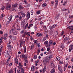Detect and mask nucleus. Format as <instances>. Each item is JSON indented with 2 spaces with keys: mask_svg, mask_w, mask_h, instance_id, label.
Returning <instances> with one entry per match:
<instances>
[{
  "mask_svg": "<svg viewBox=\"0 0 73 73\" xmlns=\"http://www.w3.org/2000/svg\"><path fill=\"white\" fill-rule=\"evenodd\" d=\"M9 35H11V33H12L13 35H16L17 34V32L14 29L10 30L9 33Z\"/></svg>",
  "mask_w": 73,
  "mask_h": 73,
  "instance_id": "nucleus-1",
  "label": "nucleus"
},
{
  "mask_svg": "<svg viewBox=\"0 0 73 73\" xmlns=\"http://www.w3.org/2000/svg\"><path fill=\"white\" fill-rule=\"evenodd\" d=\"M13 17V16L12 15H11L8 19V21L6 23V26L7 27L9 26V25L8 24L10 23V22H11V21Z\"/></svg>",
  "mask_w": 73,
  "mask_h": 73,
  "instance_id": "nucleus-2",
  "label": "nucleus"
},
{
  "mask_svg": "<svg viewBox=\"0 0 73 73\" xmlns=\"http://www.w3.org/2000/svg\"><path fill=\"white\" fill-rule=\"evenodd\" d=\"M22 5H23L22 3H21L19 4V7L18 8L19 9V10H23L24 8V7H23Z\"/></svg>",
  "mask_w": 73,
  "mask_h": 73,
  "instance_id": "nucleus-3",
  "label": "nucleus"
},
{
  "mask_svg": "<svg viewBox=\"0 0 73 73\" xmlns=\"http://www.w3.org/2000/svg\"><path fill=\"white\" fill-rule=\"evenodd\" d=\"M58 68V70L60 72H62V67L59 64H58L57 65Z\"/></svg>",
  "mask_w": 73,
  "mask_h": 73,
  "instance_id": "nucleus-4",
  "label": "nucleus"
},
{
  "mask_svg": "<svg viewBox=\"0 0 73 73\" xmlns=\"http://www.w3.org/2000/svg\"><path fill=\"white\" fill-rule=\"evenodd\" d=\"M20 57L21 58H24L25 59L26 58V57L27 58V56H25L24 54L23 53L20 55Z\"/></svg>",
  "mask_w": 73,
  "mask_h": 73,
  "instance_id": "nucleus-5",
  "label": "nucleus"
},
{
  "mask_svg": "<svg viewBox=\"0 0 73 73\" xmlns=\"http://www.w3.org/2000/svg\"><path fill=\"white\" fill-rule=\"evenodd\" d=\"M7 47L8 48V49H9V50H11V49H12V46H11V44L9 43H7Z\"/></svg>",
  "mask_w": 73,
  "mask_h": 73,
  "instance_id": "nucleus-6",
  "label": "nucleus"
},
{
  "mask_svg": "<svg viewBox=\"0 0 73 73\" xmlns=\"http://www.w3.org/2000/svg\"><path fill=\"white\" fill-rule=\"evenodd\" d=\"M20 13H21V15L23 17H25L26 14L24 13V11H22L20 12Z\"/></svg>",
  "mask_w": 73,
  "mask_h": 73,
  "instance_id": "nucleus-7",
  "label": "nucleus"
},
{
  "mask_svg": "<svg viewBox=\"0 0 73 73\" xmlns=\"http://www.w3.org/2000/svg\"><path fill=\"white\" fill-rule=\"evenodd\" d=\"M11 6L12 5H10L9 6H6V10H10Z\"/></svg>",
  "mask_w": 73,
  "mask_h": 73,
  "instance_id": "nucleus-8",
  "label": "nucleus"
},
{
  "mask_svg": "<svg viewBox=\"0 0 73 73\" xmlns=\"http://www.w3.org/2000/svg\"><path fill=\"white\" fill-rule=\"evenodd\" d=\"M70 38L69 37H66L64 38V40H63L64 42H66V41H68V40H70Z\"/></svg>",
  "mask_w": 73,
  "mask_h": 73,
  "instance_id": "nucleus-9",
  "label": "nucleus"
},
{
  "mask_svg": "<svg viewBox=\"0 0 73 73\" xmlns=\"http://www.w3.org/2000/svg\"><path fill=\"white\" fill-rule=\"evenodd\" d=\"M18 5H19V4L17 3H15L14 5H12V8H16L17 7Z\"/></svg>",
  "mask_w": 73,
  "mask_h": 73,
  "instance_id": "nucleus-10",
  "label": "nucleus"
},
{
  "mask_svg": "<svg viewBox=\"0 0 73 73\" xmlns=\"http://www.w3.org/2000/svg\"><path fill=\"white\" fill-rule=\"evenodd\" d=\"M5 57H8V56L9 55V52L8 51H7V52H5Z\"/></svg>",
  "mask_w": 73,
  "mask_h": 73,
  "instance_id": "nucleus-11",
  "label": "nucleus"
},
{
  "mask_svg": "<svg viewBox=\"0 0 73 73\" xmlns=\"http://www.w3.org/2000/svg\"><path fill=\"white\" fill-rule=\"evenodd\" d=\"M15 62L16 64L17 65L18 64V62H19V60L17 57L15 58Z\"/></svg>",
  "mask_w": 73,
  "mask_h": 73,
  "instance_id": "nucleus-12",
  "label": "nucleus"
},
{
  "mask_svg": "<svg viewBox=\"0 0 73 73\" xmlns=\"http://www.w3.org/2000/svg\"><path fill=\"white\" fill-rule=\"evenodd\" d=\"M42 34L41 33H38L37 34V35H36V36L37 37H41V36H42Z\"/></svg>",
  "mask_w": 73,
  "mask_h": 73,
  "instance_id": "nucleus-13",
  "label": "nucleus"
},
{
  "mask_svg": "<svg viewBox=\"0 0 73 73\" xmlns=\"http://www.w3.org/2000/svg\"><path fill=\"white\" fill-rule=\"evenodd\" d=\"M27 35V33L26 31H25L24 33L23 34L22 37H23L24 38L25 37V36Z\"/></svg>",
  "mask_w": 73,
  "mask_h": 73,
  "instance_id": "nucleus-14",
  "label": "nucleus"
},
{
  "mask_svg": "<svg viewBox=\"0 0 73 73\" xmlns=\"http://www.w3.org/2000/svg\"><path fill=\"white\" fill-rule=\"evenodd\" d=\"M26 17L27 19H29V18H30V14L29 13H27Z\"/></svg>",
  "mask_w": 73,
  "mask_h": 73,
  "instance_id": "nucleus-15",
  "label": "nucleus"
},
{
  "mask_svg": "<svg viewBox=\"0 0 73 73\" xmlns=\"http://www.w3.org/2000/svg\"><path fill=\"white\" fill-rule=\"evenodd\" d=\"M55 71V69L53 68L51 70V71H50V73H54Z\"/></svg>",
  "mask_w": 73,
  "mask_h": 73,
  "instance_id": "nucleus-16",
  "label": "nucleus"
},
{
  "mask_svg": "<svg viewBox=\"0 0 73 73\" xmlns=\"http://www.w3.org/2000/svg\"><path fill=\"white\" fill-rule=\"evenodd\" d=\"M24 48V53H26V52H27V48L26 47V46H25L23 47Z\"/></svg>",
  "mask_w": 73,
  "mask_h": 73,
  "instance_id": "nucleus-17",
  "label": "nucleus"
},
{
  "mask_svg": "<svg viewBox=\"0 0 73 73\" xmlns=\"http://www.w3.org/2000/svg\"><path fill=\"white\" fill-rule=\"evenodd\" d=\"M60 48H61L62 49H64V48H65V46H64V44H61L60 46Z\"/></svg>",
  "mask_w": 73,
  "mask_h": 73,
  "instance_id": "nucleus-18",
  "label": "nucleus"
},
{
  "mask_svg": "<svg viewBox=\"0 0 73 73\" xmlns=\"http://www.w3.org/2000/svg\"><path fill=\"white\" fill-rule=\"evenodd\" d=\"M21 73H25V72H24V69L23 68H21Z\"/></svg>",
  "mask_w": 73,
  "mask_h": 73,
  "instance_id": "nucleus-19",
  "label": "nucleus"
},
{
  "mask_svg": "<svg viewBox=\"0 0 73 73\" xmlns=\"http://www.w3.org/2000/svg\"><path fill=\"white\" fill-rule=\"evenodd\" d=\"M36 67L35 66H33L31 67V70L32 71H34L35 70V68Z\"/></svg>",
  "mask_w": 73,
  "mask_h": 73,
  "instance_id": "nucleus-20",
  "label": "nucleus"
},
{
  "mask_svg": "<svg viewBox=\"0 0 73 73\" xmlns=\"http://www.w3.org/2000/svg\"><path fill=\"white\" fill-rule=\"evenodd\" d=\"M35 46H34V44L33 43L31 45V50L35 48Z\"/></svg>",
  "mask_w": 73,
  "mask_h": 73,
  "instance_id": "nucleus-21",
  "label": "nucleus"
},
{
  "mask_svg": "<svg viewBox=\"0 0 73 73\" xmlns=\"http://www.w3.org/2000/svg\"><path fill=\"white\" fill-rule=\"evenodd\" d=\"M27 57H26V58L24 59L25 60V62H26V63H27V64H28V60L27 59Z\"/></svg>",
  "mask_w": 73,
  "mask_h": 73,
  "instance_id": "nucleus-22",
  "label": "nucleus"
},
{
  "mask_svg": "<svg viewBox=\"0 0 73 73\" xmlns=\"http://www.w3.org/2000/svg\"><path fill=\"white\" fill-rule=\"evenodd\" d=\"M23 42H21L19 46L20 48H21V47L23 46Z\"/></svg>",
  "mask_w": 73,
  "mask_h": 73,
  "instance_id": "nucleus-23",
  "label": "nucleus"
},
{
  "mask_svg": "<svg viewBox=\"0 0 73 73\" xmlns=\"http://www.w3.org/2000/svg\"><path fill=\"white\" fill-rule=\"evenodd\" d=\"M25 24H26V22H25V21L23 22L22 23V25H23V27H24Z\"/></svg>",
  "mask_w": 73,
  "mask_h": 73,
  "instance_id": "nucleus-24",
  "label": "nucleus"
},
{
  "mask_svg": "<svg viewBox=\"0 0 73 73\" xmlns=\"http://www.w3.org/2000/svg\"><path fill=\"white\" fill-rule=\"evenodd\" d=\"M40 12H41V11H38L36 12V14H37V15H40Z\"/></svg>",
  "mask_w": 73,
  "mask_h": 73,
  "instance_id": "nucleus-25",
  "label": "nucleus"
},
{
  "mask_svg": "<svg viewBox=\"0 0 73 73\" xmlns=\"http://www.w3.org/2000/svg\"><path fill=\"white\" fill-rule=\"evenodd\" d=\"M46 66H44V68L43 69V72H44L46 71Z\"/></svg>",
  "mask_w": 73,
  "mask_h": 73,
  "instance_id": "nucleus-26",
  "label": "nucleus"
},
{
  "mask_svg": "<svg viewBox=\"0 0 73 73\" xmlns=\"http://www.w3.org/2000/svg\"><path fill=\"white\" fill-rule=\"evenodd\" d=\"M55 2H56V3L55 5L56 6H57V5L58 4V0H55Z\"/></svg>",
  "mask_w": 73,
  "mask_h": 73,
  "instance_id": "nucleus-27",
  "label": "nucleus"
},
{
  "mask_svg": "<svg viewBox=\"0 0 73 73\" xmlns=\"http://www.w3.org/2000/svg\"><path fill=\"white\" fill-rule=\"evenodd\" d=\"M49 29H50V30H51V29H54V28L53 26H50L49 27Z\"/></svg>",
  "mask_w": 73,
  "mask_h": 73,
  "instance_id": "nucleus-28",
  "label": "nucleus"
},
{
  "mask_svg": "<svg viewBox=\"0 0 73 73\" xmlns=\"http://www.w3.org/2000/svg\"><path fill=\"white\" fill-rule=\"evenodd\" d=\"M46 60L47 61H49L50 59L49 58V57L48 56H47L46 57Z\"/></svg>",
  "mask_w": 73,
  "mask_h": 73,
  "instance_id": "nucleus-29",
  "label": "nucleus"
},
{
  "mask_svg": "<svg viewBox=\"0 0 73 73\" xmlns=\"http://www.w3.org/2000/svg\"><path fill=\"white\" fill-rule=\"evenodd\" d=\"M60 16V14H57L55 18L56 19H58V18L59 17V16Z\"/></svg>",
  "mask_w": 73,
  "mask_h": 73,
  "instance_id": "nucleus-30",
  "label": "nucleus"
},
{
  "mask_svg": "<svg viewBox=\"0 0 73 73\" xmlns=\"http://www.w3.org/2000/svg\"><path fill=\"white\" fill-rule=\"evenodd\" d=\"M34 42L36 45L38 44V41L37 40H34Z\"/></svg>",
  "mask_w": 73,
  "mask_h": 73,
  "instance_id": "nucleus-31",
  "label": "nucleus"
},
{
  "mask_svg": "<svg viewBox=\"0 0 73 73\" xmlns=\"http://www.w3.org/2000/svg\"><path fill=\"white\" fill-rule=\"evenodd\" d=\"M48 61H47L46 60V59L45 60H43V63H44V64H46V63H47V62Z\"/></svg>",
  "mask_w": 73,
  "mask_h": 73,
  "instance_id": "nucleus-32",
  "label": "nucleus"
},
{
  "mask_svg": "<svg viewBox=\"0 0 73 73\" xmlns=\"http://www.w3.org/2000/svg\"><path fill=\"white\" fill-rule=\"evenodd\" d=\"M56 59L58 61H60V57L57 56L56 57Z\"/></svg>",
  "mask_w": 73,
  "mask_h": 73,
  "instance_id": "nucleus-33",
  "label": "nucleus"
},
{
  "mask_svg": "<svg viewBox=\"0 0 73 73\" xmlns=\"http://www.w3.org/2000/svg\"><path fill=\"white\" fill-rule=\"evenodd\" d=\"M55 36L56 37V36H57V35H58V31H56L55 32Z\"/></svg>",
  "mask_w": 73,
  "mask_h": 73,
  "instance_id": "nucleus-34",
  "label": "nucleus"
},
{
  "mask_svg": "<svg viewBox=\"0 0 73 73\" xmlns=\"http://www.w3.org/2000/svg\"><path fill=\"white\" fill-rule=\"evenodd\" d=\"M68 2L67 1H64L63 3V5H65Z\"/></svg>",
  "mask_w": 73,
  "mask_h": 73,
  "instance_id": "nucleus-35",
  "label": "nucleus"
},
{
  "mask_svg": "<svg viewBox=\"0 0 73 73\" xmlns=\"http://www.w3.org/2000/svg\"><path fill=\"white\" fill-rule=\"evenodd\" d=\"M70 48H71V50H72L73 49V45H71L70 46Z\"/></svg>",
  "mask_w": 73,
  "mask_h": 73,
  "instance_id": "nucleus-36",
  "label": "nucleus"
},
{
  "mask_svg": "<svg viewBox=\"0 0 73 73\" xmlns=\"http://www.w3.org/2000/svg\"><path fill=\"white\" fill-rule=\"evenodd\" d=\"M46 3H44L42 4V6L43 7H46Z\"/></svg>",
  "mask_w": 73,
  "mask_h": 73,
  "instance_id": "nucleus-37",
  "label": "nucleus"
},
{
  "mask_svg": "<svg viewBox=\"0 0 73 73\" xmlns=\"http://www.w3.org/2000/svg\"><path fill=\"white\" fill-rule=\"evenodd\" d=\"M52 26H53L54 28H55L56 27H57V24H55L53 25Z\"/></svg>",
  "mask_w": 73,
  "mask_h": 73,
  "instance_id": "nucleus-38",
  "label": "nucleus"
},
{
  "mask_svg": "<svg viewBox=\"0 0 73 73\" xmlns=\"http://www.w3.org/2000/svg\"><path fill=\"white\" fill-rule=\"evenodd\" d=\"M19 17V18L18 19V20L19 21H20L22 19V17L21 16H20V17Z\"/></svg>",
  "mask_w": 73,
  "mask_h": 73,
  "instance_id": "nucleus-39",
  "label": "nucleus"
},
{
  "mask_svg": "<svg viewBox=\"0 0 73 73\" xmlns=\"http://www.w3.org/2000/svg\"><path fill=\"white\" fill-rule=\"evenodd\" d=\"M48 41H45L44 43V45H46V44H48Z\"/></svg>",
  "mask_w": 73,
  "mask_h": 73,
  "instance_id": "nucleus-40",
  "label": "nucleus"
},
{
  "mask_svg": "<svg viewBox=\"0 0 73 73\" xmlns=\"http://www.w3.org/2000/svg\"><path fill=\"white\" fill-rule=\"evenodd\" d=\"M30 34H31V32H27L28 36H29H29H30Z\"/></svg>",
  "mask_w": 73,
  "mask_h": 73,
  "instance_id": "nucleus-41",
  "label": "nucleus"
},
{
  "mask_svg": "<svg viewBox=\"0 0 73 73\" xmlns=\"http://www.w3.org/2000/svg\"><path fill=\"white\" fill-rule=\"evenodd\" d=\"M54 63H53V62H51V66H54Z\"/></svg>",
  "mask_w": 73,
  "mask_h": 73,
  "instance_id": "nucleus-42",
  "label": "nucleus"
},
{
  "mask_svg": "<svg viewBox=\"0 0 73 73\" xmlns=\"http://www.w3.org/2000/svg\"><path fill=\"white\" fill-rule=\"evenodd\" d=\"M9 73H13V71L12 70H11L9 72Z\"/></svg>",
  "mask_w": 73,
  "mask_h": 73,
  "instance_id": "nucleus-43",
  "label": "nucleus"
},
{
  "mask_svg": "<svg viewBox=\"0 0 73 73\" xmlns=\"http://www.w3.org/2000/svg\"><path fill=\"white\" fill-rule=\"evenodd\" d=\"M1 48H0V52L1 53L2 52V48H3V46H1Z\"/></svg>",
  "mask_w": 73,
  "mask_h": 73,
  "instance_id": "nucleus-44",
  "label": "nucleus"
},
{
  "mask_svg": "<svg viewBox=\"0 0 73 73\" xmlns=\"http://www.w3.org/2000/svg\"><path fill=\"white\" fill-rule=\"evenodd\" d=\"M24 1L25 4H28V2H27V1L26 0H24Z\"/></svg>",
  "mask_w": 73,
  "mask_h": 73,
  "instance_id": "nucleus-45",
  "label": "nucleus"
},
{
  "mask_svg": "<svg viewBox=\"0 0 73 73\" xmlns=\"http://www.w3.org/2000/svg\"><path fill=\"white\" fill-rule=\"evenodd\" d=\"M37 57V56L36 55H35L34 56V58L35 59H36Z\"/></svg>",
  "mask_w": 73,
  "mask_h": 73,
  "instance_id": "nucleus-46",
  "label": "nucleus"
},
{
  "mask_svg": "<svg viewBox=\"0 0 73 73\" xmlns=\"http://www.w3.org/2000/svg\"><path fill=\"white\" fill-rule=\"evenodd\" d=\"M19 66H20L21 68L23 66V65L21 64V63H19Z\"/></svg>",
  "mask_w": 73,
  "mask_h": 73,
  "instance_id": "nucleus-47",
  "label": "nucleus"
},
{
  "mask_svg": "<svg viewBox=\"0 0 73 73\" xmlns=\"http://www.w3.org/2000/svg\"><path fill=\"white\" fill-rule=\"evenodd\" d=\"M70 29H73V26L72 25L70 26Z\"/></svg>",
  "mask_w": 73,
  "mask_h": 73,
  "instance_id": "nucleus-48",
  "label": "nucleus"
},
{
  "mask_svg": "<svg viewBox=\"0 0 73 73\" xmlns=\"http://www.w3.org/2000/svg\"><path fill=\"white\" fill-rule=\"evenodd\" d=\"M49 42L50 44H53V40H50Z\"/></svg>",
  "mask_w": 73,
  "mask_h": 73,
  "instance_id": "nucleus-49",
  "label": "nucleus"
},
{
  "mask_svg": "<svg viewBox=\"0 0 73 73\" xmlns=\"http://www.w3.org/2000/svg\"><path fill=\"white\" fill-rule=\"evenodd\" d=\"M54 4V2L53 1L51 2V5L52 6H53Z\"/></svg>",
  "mask_w": 73,
  "mask_h": 73,
  "instance_id": "nucleus-50",
  "label": "nucleus"
},
{
  "mask_svg": "<svg viewBox=\"0 0 73 73\" xmlns=\"http://www.w3.org/2000/svg\"><path fill=\"white\" fill-rule=\"evenodd\" d=\"M0 34L1 35H3V32L2 30H1L0 31Z\"/></svg>",
  "mask_w": 73,
  "mask_h": 73,
  "instance_id": "nucleus-51",
  "label": "nucleus"
},
{
  "mask_svg": "<svg viewBox=\"0 0 73 73\" xmlns=\"http://www.w3.org/2000/svg\"><path fill=\"white\" fill-rule=\"evenodd\" d=\"M9 5H10L9 4V3H7L5 4V5H6V7H7V6H9Z\"/></svg>",
  "mask_w": 73,
  "mask_h": 73,
  "instance_id": "nucleus-52",
  "label": "nucleus"
},
{
  "mask_svg": "<svg viewBox=\"0 0 73 73\" xmlns=\"http://www.w3.org/2000/svg\"><path fill=\"white\" fill-rule=\"evenodd\" d=\"M5 64L6 65H7V66H9V62H6L5 63Z\"/></svg>",
  "mask_w": 73,
  "mask_h": 73,
  "instance_id": "nucleus-53",
  "label": "nucleus"
},
{
  "mask_svg": "<svg viewBox=\"0 0 73 73\" xmlns=\"http://www.w3.org/2000/svg\"><path fill=\"white\" fill-rule=\"evenodd\" d=\"M19 17L20 16H19L18 15H16L15 16V18H19Z\"/></svg>",
  "mask_w": 73,
  "mask_h": 73,
  "instance_id": "nucleus-54",
  "label": "nucleus"
},
{
  "mask_svg": "<svg viewBox=\"0 0 73 73\" xmlns=\"http://www.w3.org/2000/svg\"><path fill=\"white\" fill-rule=\"evenodd\" d=\"M64 31H62L61 32V35H62V36L64 35Z\"/></svg>",
  "mask_w": 73,
  "mask_h": 73,
  "instance_id": "nucleus-55",
  "label": "nucleus"
},
{
  "mask_svg": "<svg viewBox=\"0 0 73 73\" xmlns=\"http://www.w3.org/2000/svg\"><path fill=\"white\" fill-rule=\"evenodd\" d=\"M5 16L4 15V14H2L1 15V17H2V18H3V17H4Z\"/></svg>",
  "mask_w": 73,
  "mask_h": 73,
  "instance_id": "nucleus-56",
  "label": "nucleus"
},
{
  "mask_svg": "<svg viewBox=\"0 0 73 73\" xmlns=\"http://www.w3.org/2000/svg\"><path fill=\"white\" fill-rule=\"evenodd\" d=\"M30 39H31V40H34V39L33 38V37H32V36H30Z\"/></svg>",
  "mask_w": 73,
  "mask_h": 73,
  "instance_id": "nucleus-57",
  "label": "nucleus"
},
{
  "mask_svg": "<svg viewBox=\"0 0 73 73\" xmlns=\"http://www.w3.org/2000/svg\"><path fill=\"white\" fill-rule=\"evenodd\" d=\"M4 8H5V7L4 6L2 7L1 8V10H4Z\"/></svg>",
  "mask_w": 73,
  "mask_h": 73,
  "instance_id": "nucleus-58",
  "label": "nucleus"
},
{
  "mask_svg": "<svg viewBox=\"0 0 73 73\" xmlns=\"http://www.w3.org/2000/svg\"><path fill=\"white\" fill-rule=\"evenodd\" d=\"M69 59L70 58L69 57H67L66 58V60H67V61H69Z\"/></svg>",
  "mask_w": 73,
  "mask_h": 73,
  "instance_id": "nucleus-59",
  "label": "nucleus"
},
{
  "mask_svg": "<svg viewBox=\"0 0 73 73\" xmlns=\"http://www.w3.org/2000/svg\"><path fill=\"white\" fill-rule=\"evenodd\" d=\"M69 18H70V19H73V15H72L71 16H70L69 17Z\"/></svg>",
  "mask_w": 73,
  "mask_h": 73,
  "instance_id": "nucleus-60",
  "label": "nucleus"
},
{
  "mask_svg": "<svg viewBox=\"0 0 73 73\" xmlns=\"http://www.w3.org/2000/svg\"><path fill=\"white\" fill-rule=\"evenodd\" d=\"M24 31L23 30V31H21V34H23L24 33Z\"/></svg>",
  "mask_w": 73,
  "mask_h": 73,
  "instance_id": "nucleus-61",
  "label": "nucleus"
},
{
  "mask_svg": "<svg viewBox=\"0 0 73 73\" xmlns=\"http://www.w3.org/2000/svg\"><path fill=\"white\" fill-rule=\"evenodd\" d=\"M2 40H3V38L1 37L0 38V42H2Z\"/></svg>",
  "mask_w": 73,
  "mask_h": 73,
  "instance_id": "nucleus-62",
  "label": "nucleus"
},
{
  "mask_svg": "<svg viewBox=\"0 0 73 73\" xmlns=\"http://www.w3.org/2000/svg\"><path fill=\"white\" fill-rule=\"evenodd\" d=\"M49 57L50 59V60L51 59V58H52V55H50Z\"/></svg>",
  "mask_w": 73,
  "mask_h": 73,
  "instance_id": "nucleus-63",
  "label": "nucleus"
},
{
  "mask_svg": "<svg viewBox=\"0 0 73 73\" xmlns=\"http://www.w3.org/2000/svg\"><path fill=\"white\" fill-rule=\"evenodd\" d=\"M50 50V48H47V51H48V52H49V50Z\"/></svg>",
  "mask_w": 73,
  "mask_h": 73,
  "instance_id": "nucleus-64",
  "label": "nucleus"
}]
</instances>
